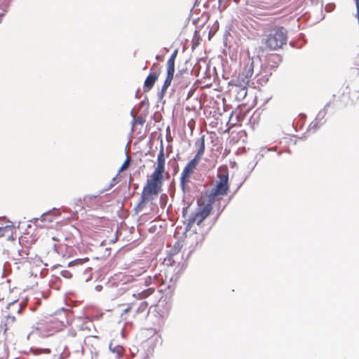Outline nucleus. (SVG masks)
Segmentation results:
<instances>
[{
    "mask_svg": "<svg viewBox=\"0 0 359 359\" xmlns=\"http://www.w3.org/2000/svg\"><path fill=\"white\" fill-rule=\"evenodd\" d=\"M271 74L269 72L266 67H263L261 59L259 56L249 58V63L245 67L242 74L236 80H233V85L239 88L238 94L242 97L247 95V86L250 79H256L257 81H266L267 76Z\"/></svg>",
    "mask_w": 359,
    "mask_h": 359,
    "instance_id": "1",
    "label": "nucleus"
},
{
    "mask_svg": "<svg viewBox=\"0 0 359 359\" xmlns=\"http://www.w3.org/2000/svg\"><path fill=\"white\" fill-rule=\"evenodd\" d=\"M163 175L152 173L151 179L147 180L144 187L139 203L135 207L137 212L142 211L146 206V203L154 199V196L158 195L161 190Z\"/></svg>",
    "mask_w": 359,
    "mask_h": 359,
    "instance_id": "2",
    "label": "nucleus"
},
{
    "mask_svg": "<svg viewBox=\"0 0 359 359\" xmlns=\"http://www.w3.org/2000/svg\"><path fill=\"white\" fill-rule=\"evenodd\" d=\"M64 326L62 320H55V318H49L41 320L33 326V332L36 331L39 335L48 337L53 332L60 330Z\"/></svg>",
    "mask_w": 359,
    "mask_h": 359,
    "instance_id": "3",
    "label": "nucleus"
},
{
    "mask_svg": "<svg viewBox=\"0 0 359 359\" xmlns=\"http://www.w3.org/2000/svg\"><path fill=\"white\" fill-rule=\"evenodd\" d=\"M287 34V32L284 27L277 28L273 32L267 36L265 41L266 47L271 50H277L282 48L286 43Z\"/></svg>",
    "mask_w": 359,
    "mask_h": 359,
    "instance_id": "4",
    "label": "nucleus"
},
{
    "mask_svg": "<svg viewBox=\"0 0 359 359\" xmlns=\"http://www.w3.org/2000/svg\"><path fill=\"white\" fill-rule=\"evenodd\" d=\"M217 177L219 180L217 182L216 186L212 189L208 195V199L210 202H214L217 197L225 196L229 188L228 184L229 174L227 171L219 173Z\"/></svg>",
    "mask_w": 359,
    "mask_h": 359,
    "instance_id": "5",
    "label": "nucleus"
},
{
    "mask_svg": "<svg viewBox=\"0 0 359 359\" xmlns=\"http://www.w3.org/2000/svg\"><path fill=\"white\" fill-rule=\"evenodd\" d=\"M198 161L196 159H191L183 169L180 177V186L183 192H185L186 184L189 182L191 175L196 168Z\"/></svg>",
    "mask_w": 359,
    "mask_h": 359,
    "instance_id": "6",
    "label": "nucleus"
},
{
    "mask_svg": "<svg viewBox=\"0 0 359 359\" xmlns=\"http://www.w3.org/2000/svg\"><path fill=\"white\" fill-rule=\"evenodd\" d=\"M330 102H327L324 108L320 110L315 120L311 123L309 127V131L315 133L321 126H323L325 123V116L327 113V108L330 107Z\"/></svg>",
    "mask_w": 359,
    "mask_h": 359,
    "instance_id": "7",
    "label": "nucleus"
},
{
    "mask_svg": "<svg viewBox=\"0 0 359 359\" xmlns=\"http://www.w3.org/2000/svg\"><path fill=\"white\" fill-rule=\"evenodd\" d=\"M212 202L209 201V203L200 209L192 218H189V222L194 223L196 221L197 224L200 225L201 222L210 215L212 208Z\"/></svg>",
    "mask_w": 359,
    "mask_h": 359,
    "instance_id": "8",
    "label": "nucleus"
},
{
    "mask_svg": "<svg viewBox=\"0 0 359 359\" xmlns=\"http://www.w3.org/2000/svg\"><path fill=\"white\" fill-rule=\"evenodd\" d=\"M155 65L156 64H154V66L151 68V72L147 76L144 81L143 90L145 93L149 92L153 88L155 82L157 81L159 76L160 69L158 68L154 69V67Z\"/></svg>",
    "mask_w": 359,
    "mask_h": 359,
    "instance_id": "9",
    "label": "nucleus"
},
{
    "mask_svg": "<svg viewBox=\"0 0 359 359\" xmlns=\"http://www.w3.org/2000/svg\"><path fill=\"white\" fill-rule=\"evenodd\" d=\"M148 309V302L146 301H142L140 303L137 302H131L128 304V306L124 309V312L127 313L129 311H134V315H138L141 313H149L147 311Z\"/></svg>",
    "mask_w": 359,
    "mask_h": 359,
    "instance_id": "10",
    "label": "nucleus"
},
{
    "mask_svg": "<svg viewBox=\"0 0 359 359\" xmlns=\"http://www.w3.org/2000/svg\"><path fill=\"white\" fill-rule=\"evenodd\" d=\"M144 272L145 270L143 268H140L139 269H133L128 274L123 275L120 281L122 285L133 283L136 280V277L140 276Z\"/></svg>",
    "mask_w": 359,
    "mask_h": 359,
    "instance_id": "11",
    "label": "nucleus"
},
{
    "mask_svg": "<svg viewBox=\"0 0 359 359\" xmlns=\"http://www.w3.org/2000/svg\"><path fill=\"white\" fill-rule=\"evenodd\" d=\"M203 241V236L197 233L190 234L187 238V243L189 244V253H192Z\"/></svg>",
    "mask_w": 359,
    "mask_h": 359,
    "instance_id": "12",
    "label": "nucleus"
},
{
    "mask_svg": "<svg viewBox=\"0 0 359 359\" xmlns=\"http://www.w3.org/2000/svg\"><path fill=\"white\" fill-rule=\"evenodd\" d=\"M165 170V157H164V147L163 141H161V147L159 153L158 154L157 157V167L156 168L155 170L153 173L158 175H163V173Z\"/></svg>",
    "mask_w": 359,
    "mask_h": 359,
    "instance_id": "13",
    "label": "nucleus"
},
{
    "mask_svg": "<svg viewBox=\"0 0 359 359\" xmlns=\"http://www.w3.org/2000/svg\"><path fill=\"white\" fill-rule=\"evenodd\" d=\"M60 214L59 211L53 209L51 211H48L46 212H43L40 218H34L32 220H31L32 222L35 224L36 225L39 226V221L40 220L41 222H48L51 223L53 222L54 219L53 215H58Z\"/></svg>",
    "mask_w": 359,
    "mask_h": 359,
    "instance_id": "14",
    "label": "nucleus"
},
{
    "mask_svg": "<svg viewBox=\"0 0 359 359\" xmlns=\"http://www.w3.org/2000/svg\"><path fill=\"white\" fill-rule=\"evenodd\" d=\"M154 292V287H151L147 289H144L142 290H137L135 292L132 291L131 290H128V295H131L133 297H135L136 299H144L148 297H149L151 294H153Z\"/></svg>",
    "mask_w": 359,
    "mask_h": 359,
    "instance_id": "15",
    "label": "nucleus"
},
{
    "mask_svg": "<svg viewBox=\"0 0 359 359\" xmlns=\"http://www.w3.org/2000/svg\"><path fill=\"white\" fill-rule=\"evenodd\" d=\"M196 146H197L198 151L196 154L195 155L194 159H196L197 161H200L201 157L203 156L205 151V137L204 135L201 136L196 142Z\"/></svg>",
    "mask_w": 359,
    "mask_h": 359,
    "instance_id": "16",
    "label": "nucleus"
},
{
    "mask_svg": "<svg viewBox=\"0 0 359 359\" xmlns=\"http://www.w3.org/2000/svg\"><path fill=\"white\" fill-rule=\"evenodd\" d=\"M163 276L161 273H160L158 275L155 274L153 276H148L144 280V285L146 286H149L151 284L157 285L160 284L161 282H163Z\"/></svg>",
    "mask_w": 359,
    "mask_h": 359,
    "instance_id": "17",
    "label": "nucleus"
},
{
    "mask_svg": "<svg viewBox=\"0 0 359 359\" xmlns=\"http://www.w3.org/2000/svg\"><path fill=\"white\" fill-rule=\"evenodd\" d=\"M29 254V248L28 247H21L17 250V254L14 255L15 259L22 262L23 259H27Z\"/></svg>",
    "mask_w": 359,
    "mask_h": 359,
    "instance_id": "18",
    "label": "nucleus"
},
{
    "mask_svg": "<svg viewBox=\"0 0 359 359\" xmlns=\"http://www.w3.org/2000/svg\"><path fill=\"white\" fill-rule=\"evenodd\" d=\"M13 225L0 226V236H7L8 240H13Z\"/></svg>",
    "mask_w": 359,
    "mask_h": 359,
    "instance_id": "19",
    "label": "nucleus"
},
{
    "mask_svg": "<svg viewBox=\"0 0 359 359\" xmlns=\"http://www.w3.org/2000/svg\"><path fill=\"white\" fill-rule=\"evenodd\" d=\"M153 348L149 347L147 349L137 350V354L140 359H150L153 355Z\"/></svg>",
    "mask_w": 359,
    "mask_h": 359,
    "instance_id": "20",
    "label": "nucleus"
},
{
    "mask_svg": "<svg viewBox=\"0 0 359 359\" xmlns=\"http://www.w3.org/2000/svg\"><path fill=\"white\" fill-rule=\"evenodd\" d=\"M172 81L165 79L164 83L161 88V90L158 93V97L159 99H162L165 93L166 90L170 86Z\"/></svg>",
    "mask_w": 359,
    "mask_h": 359,
    "instance_id": "21",
    "label": "nucleus"
},
{
    "mask_svg": "<svg viewBox=\"0 0 359 359\" xmlns=\"http://www.w3.org/2000/svg\"><path fill=\"white\" fill-rule=\"evenodd\" d=\"M109 349L112 353H116L117 355H121L123 351L121 346L117 345L113 347L112 344H109Z\"/></svg>",
    "mask_w": 359,
    "mask_h": 359,
    "instance_id": "22",
    "label": "nucleus"
},
{
    "mask_svg": "<svg viewBox=\"0 0 359 359\" xmlns=\"http://www.w3.org/2000/svg\"><path fill=\"white\" fill-rule=\"evenodd\" d=\"M175 259L173 254L168 255L165 259L163 262V264L167 266H172L175 263Z\"/></svg>",
    "mask_w": 359,
    "mask_h": 359,
    "instance_id": "23",
    "label": "nucleus"
},
{
    "mask_svg": "<svg viewBox=\"0 0 359 359\" xmlns=\"http://www.w3.org/2000/svg\"><path fill=\"white\" fill-rule=\"evenodd\" d=\"M15 320V318L14 316L8 315L6 321V326L11 327L13 324Z\"/></svg>",
    "mask_w": 359,
    "mask_h": 359,
    "instance_id": "24",
    "label": "nucleus"
},
{
    "mask_svg": "<svg viewBox=\"0 0 359 359\" xmlns=\"http://www.w3.org/2000/svg\"><path fill=\"white\" fill-rule=\"evenodd\" d=\"M130 161V158L129 157H127L123 163L122 164L121 167L119 168L118 172H121L126 169H127L129 166Z\"/></svg>",
    "mask_w": 359,
    "mask_h": 359,
    "instance_id": "25",
    "label": "nucleus"
},
{
    "mask_svg": "<svg viewBox=\"0 0 359 359\" xmlns=\"http://www.w3.org/2000/svg\"><path fill=\"white\" fill-rule=\"evenodd\" d=\"M167 69L175 70V60L172 57H170L167 62Z\"/></svg>",
    "mask_w": 359,
    "mask_h": 359,
    "instance_id": "26",
    "label": "nucleus"
},
{
    "mask_svg": "<svg viewBox=\"0 0 359 359\" xmlns=\"http://www.w3.org/2000/svg\"><path fill=\"white\" fill-rule=\"evenodd\" d=\"M174 72H175L174 69H172H172H167V74H166L165 79L172 81V80L173 79V76H174Z\"/></svg>",
    "mask_w": 359,
    "mask_h": 359,
    "instance_id": "27",
    "label": "nucleus"
},
{
    "mask_svg": "<svg viewBox=\"0 0 359 359\" xmlns=\"http://www.w3.org/2000/svg\"><path fill=\"white\" fill-rule=\"evenodd\" d=\"M269 60H272L273 62H274L275 65H272L271 66L273 67H276L278 63L276 60L280 61V58L278 55H272L269 58Z\"/></svg>",
    "mask_w": 359,
    "mask_h": 359,
    "instance_id": "28",
    "label": "nucleus"
},
{
    "mask_svg": "<svg viewBox=\"0 0 359 359\" xmlns=\"http://www.w3.org/2000/svg\"><path fill=\"white\" fill-rule=\"evenodd\" d=\"M61 275L66 278H69L72 277V273L69 271H67V270L62 271Z\"/></svg>",
    "mask_w": 359,
    "mask_h": 359,
    "instance_id": "29",
    "label": "nucleus"
},
{
    "mask_svg": "<svg viewBox=\"0 0 359 359\" xmlns=\"http://www.w3.org/2000/svg\"><path fill=\"white\" fill-rule=\"evenodd\" d=\"M144 121L143 120V118H141V117H138L137 120L133 119V121L132 123H133V125H135V123H140V124H143V123H144Z\"/></svg>",
    "mask_w": 359,
    "mask_h": 359,
    "instance_id": "30",
    "label": "nucleus"
},
{
    "mask_svg": "<svg viewBox=\"0 0 359 359\" xmlns=\"http://www.w3.org/2000/svg\"><path fill=\"white\" fill-rule=\"evenodd\" d=\"M116 184V178L114 177L110 184L107 186V189H111L115 184Z\"/></svg>",
    "mask_w": 359,
    "mask_h": 359,
    "instance_id": "31",
    "label": "nucleus"
},
{
    "mask_svg": "<svg viewBox=\"0 0 359 359\" xmlns=\"http://www.w3.org/2000/svg\"><path fill=\"white\" fill-rule=\"evenodd\" d=\"M25 306V305L22 302L20 303L18 306H16V307H18V308H16L17 312H18V313H20V311H21V310H22Z\"/></svg>",
    "mask_w": 359,
    "mask_h": 359,
    "instance_id": "32",
    "label": "nucleus"
},
{
    "mask_svg": "<svg viewBox=\"0 0 359 359\" xmlns=\"http://www.w3.org/2000/svg\"><path fill=\"white\" fill-rule=\"evenodd\" d=\"M177 54V50H175L173 51V53L171 54L170 57H172L173 60H175Z\"/></svg>",
    "mask_w": 359,
    "mask_h": 359,
    "instance_id": "33",
    "label": "nucleus"
},
{
    "mask_svg": "<svg viewBox=\"0 0 359 359\" xmlns=\"http://www.w3.org/2000/svg\"><path fill=\"white\" fill-rule=\"evenodd\" d=\"M11 1V0H9V1L6 4V5H5L6 8H5V9H4V13L7 12V8H8V6H9V4H10Z\"/></svg>",
    "mask_w": 359,
    "mask_h": 359,
    "instance_id": "34",
    "label": "nucleus"
},
{
    "mask_svg": "<svg viewBox=\"0 0 359 359\" xmlns=\"http://www.w3.org/2000/svg\"><path fill=\"white\" fill-rule=\"evenodd\" d=\"M110 189H107V187H106L105 188H104L103 189L100 190V192H99V195L100 194H103L104 191H107L108 190H109Z\"/></svg>",
    "mask_w": 359,
    "mask_h": 359,
    "instance_id": "35",
    "label": "nucleus"
},
{
    "mask_svg": "<svg viewBox=\"0 0 359 359\" xmlns=\"http://www.w3.org/2000/svg\"><path fill=\"white\" fill-rule=\"evenodd\" d=\"M99 196V195H92V196H89V198H90V199H95V198H97V196Z\"/></svg>",
    "mask_w": 359,
    "mask_h": 359,
    "instance_id": "36",
    "label": "nucleus"
},
{
    "mask_svg": "<svg viewBox=\"0 0 359 359\" xmlns=\"http://www.w3.org/2000/svg\"><path fill=\"white\" fill-rule=\"evenodd\" d=\"M4 15V13H0V22H1L2 17Z\"/></svg>",
    "mask_w": 359,
    "mask_h": 359,
    "instance_id": "37",
    "label": "nucleus"
},
{
    "mask_svg": "<svg viewBox=\"0 0 359 359\" xmlns=\"http://www.w3.org/2000/svg\"><path fill=\"white\" fill-rule=\"evenodd\" d=\"M354 1H355V4H358V5L359 0H354Z\"/></svg>",
    "mask_w": 359,
    "mask_h": 359,
    "instance_id": "38",
    "label": "nucleus"
},
{
    "mask_svg": "<svg viewBox=\"0 0 359 359\" xmlns=\"http://www.w3.org/2000/svg\"><path fill=\"white\" fill-rule=\"evenodd\" d=\"M274 148L268 149V151H274Z\"/></svg>",
    "mask_w": 359,
    "mask_h": 359,
    "instance_id": "39",
    "label": "nucleus"
},
{
    "mask_svg": "<svg viewBox=\"0 0 359 359\" xmlns=\"http://www.w3.org/2000/svg\"><path fill=\"white\" fill-rule=\"evenodd\" d=\"M145 104V100L142 101L141 104Z\"/></svg>",
    "mask_w": 359,
    "mask_h": 359,
    "instance_id": "40",
    "label": "nucleus"
},
{
    "mask_svg": "<svg viewBox=\"0 0 359 359\" xmlns=\"http://www.w3.org/2000/svg\"><path fill=\"white\" fill-rule=\"evenodd\" d=\"M130 114L133 116V110L130 111Z\"/></svg>",
    "mask_w": 359,
    "mask_h": 359,
    "instance_id": "41",
    "label": "nucleus"
},
{
    "mask_svg": "<svg viewBox=\"0 0 359 359\" xmlns=\"http://www.w3.org/2000/svg\"><path fill=\"white\" fill-rule=\"evenodd\" d=\"M96 288H97V290H100L99 286H96Z\"/></svg>",
    "mask_w": 359,
    "mask_h": 359,
    "instance_id": "42",
    "label": "nucleus"
},
{
    "mask_svg": "<svg viewBox=\"0 0 359 359\" xmlns=\"http://www.w3.org/2000/svg\"><path fill=\"white\" fill-rule=\"evenodd\" d=\"M96 288H97V290H100L99 286H96Z\"/></svg>",
    "mask_w": 359,
    "mask_h": 359,
    "instance_id": "43",
    "label": "nucleus"
}]
</instances>
